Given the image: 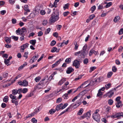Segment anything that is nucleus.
Masks as SVG:
<instances>
[{
    "instance_id": "obj_1",
    "label": "nucleus",
    "mask_w": 123,
    "mask_h": 123,
    "mask_svg": "<svg viewBox=\"0 0 123 123\" xmlns=\"http://www.w3.org/2000/svg\"><path fill=\"white\" fill-rule=\"evenodd\" d=\"M59 12L58 10L56 9L54 11L49 18L50 23H54L57 21L59 19Z\"/></svg>"
},
{
    "instance_id": "obj_2",
    "label": "nucleus",
    "mask_w": 123,
    "mask_h": 123,
    "mask_svg": "<svg viewBox=\"0 0 123 123\" xmlns=\"http://www.w3.org/2000/svg\"><path fill=\"white\" fill-rule=\"evenodd\" d=\"M99 111V110L97 109L93 114L92 116V117L93 119L98 122H99L100 119V115L98 114V112Z\"/></svg>"
},
{
    "instance_id": "obj_3",
    "label": "nucleus",
    "mask_w": 123,
    "mask_h": 123,
    "mask_svg": "<svg viewBox=\"0 0 123 123\" xmlns=\"http://www.w3.org/2000/svg\"><path fill=\"white\" fill-rule=\"evenodd\" d=\"M18 83L20 86H26L28 85V82L26 80H24L22 81H20L18 82Z\"/></svg>"
},
{
    "instance_id": "obj_4",
    "label": "nucleus",
    "mask_w": 123,
    "mask_h": 123,
    "mask_svg": "<svg viewBox=\"0 0 123 123\" xmlns=\"http://www.w3.org/2000/svg\"><path fill=\"white\" fill-rule=\"evenodd\" d=\"M73 65L76 68H79L80 67L79 61L77 60H75L73 62Z\"/></svg>"
},
{
    "instance_id": "obj_5",
    "label": "nucleus",
    "mask_w": 123,
    "mask_h": 123,
    "mask_svg": "<svg viewBox=\"0 0 123 123\" xmlns=\"http://www.w3.org/2000/svg\"><path fill=\"white\" fill-rule=\"evenodd\" d=\"M28 46L29 44L27 43L23 44L21 46V47L20 52H24L25 49L28 47Z\"/></svg>"
},
{
    "instance_id": "obj_6",
    "label": "nucleus",
    "mask_w": 123,
    "mask_h": 123,
    "mask_svg": "<svg viewBox=\"0 0 123 123\" xmlns=\"http://www.w3.org/2000/svg\"><path fill=\"white\" fill-rule=\"evenodd\" d=\"M40 7L39 6L36 7L33 10V13L35 15L38 14L40 11Z\"/></svg>"
},
{
    "instance_id": "obj_7",
    "label": "nucleus",
    "mask_w": 123,
    "mask_h": 123,
    "mask_svg": "<svg viewBox=\"0 0 123 123\" xmlns=\"http://www.w3.org/2000/svg\"><path fill=\"white\" fill-rule=\"evenodd\" d=\"M80 52L79 54L80 58H84V56H86L88 53L87 51H80Z\"/></svg>"
},
{
    "instance_id": "obj_8",
    "label": "nucleus",
    "mask_w": 123,
    "mask_h": 123,
    "mask_svg": "<svg viewBox=\"0 0 123 123\" xmlns=\"http://www.w3.org/2000/svg\"><path fill=\"white\" fill-rule=\"evenodd\" d=\"M66 80V78L64 77L62 78L58 83L57 84L61 86L62 84Z\"/></svg>"
},
{
    "instance_id": "obj_9",
    "label": "nucleus",
    "mask_w": 123,
    "mask_h": 123,
    "mask_svg": "<svg viewBox=\"0 0 123 123\" xmlns=\"http://www.w3.org/2000/svg\"><path fill=\"white\" fill-rule=\"evenodd\" d=\"M39 57V55L38 54H37L33 56L31 59L30 60V61L31 62V61H32V63L37 60Z\"/></svg>"
},
{
    "instance_id": "obj_10",
    "label": "nucleus",
    "mask_w": 123,
    "mask_h": 123,
    "mask_svg": "<svg viewBox=\"0 0 123 123\" xmlns=\"http://www.w3.org/2000/svg\"><path fill=\"white\" fill-rule=\"evenodd\" d=\"M33 15V13H31L29 16H28L26 17L27 18H26L25 17H23L21 19H23V21L25 22H26L27 21V19H29L31 18H32V17L31 16Z\"/></svg>"
},
{
    "instance_id": "obj_11",
    "label": "nucleus",
    "mask_w": 123,
    "mask_h": 123,
    "mask_svg": "<svg viewBox=\"0 0 123 123\" xmlns=\"http://www.w3.org/2000/svg\"><path fill=\"white\" fill-rule=\"evenodd\" d=\"M37 112L38 111L37 110H36L33 112L28 115L27 116H26V117L27 118L29 117H31L33 116H34L35 114H37Z\"/></svg>"
},
{
    "instance_id": "obj_12",
    "label": "nucleus",
    "mask_w": 123,
    "mask_h": 123,
    "mask_svg": "<svg viewBox=\"0 0 123 123\" xmlns=\"http://www.w3.org/2000/svg\"><path fill=\"white\" fill-rule=\"evenodd\" d=\"M74 71V69L72 67H70L68 68L66 71V73L67 74H69Z\"/></svg>"
},
{
    "instance_id": "obj_13",
    "label": "nucleus",
    "mask_w": 123,
    "mask_h": 123,
    "mask_svg": "<svg viewBox=\"0 0 123 123\" xmlns=\"http://www.w3.org/2000/svg\"><path fill=\"white\" fill-rule=\"evenodd\" d=\"M60 49H57V48L54 47L51 49V52L52 53H54L55 52H58L59 51Z\"/></svg>"
},
{
    "instance_id": "obj_14",
    "label": "nucleus",
    "mask_w": 123,
    "mask_h": 123,
    "mask_svg": "<svg viewBox=\"0 0 123 123\" xmlns=\"http://www.w3.org/2000/svg\"><path fill=\"white\" fill-rule=\"evenodd\" d=\"M123 114V113H118L112 116V117L113 118H116L117 117H121V115Z\"/></svg>"
},
{
    "instance_id": "obj_15",
    "label": "nucleus",
    "mask_w": 123,
    "mask_h": 123,
    "mask_svg": "<svg viewBox=\"0 0 123 123\" xmlns=\"http://www.w3.org/2000/svg\"><path fill=\"white\" fill-rule=\"evenodd\" d=\"M113 94L114 93L112 91H110L107 93L106 94V96H108V97L110 98H111Z\"/></svg>"
},
{
    "instance_id": "obj_16",
    "label": "nucleus",
    "mask_w": 123,
    "mask_h": 123,
    "mask_svg": "<svg viewBox=\"0 0 123 123\" xmlns=\"http://www.w3.org/2000/svg\"><path fill=\"white\" fill-rule=\"evenodd\" d=\"M24 9L25 11L27 12H30V10L29 9V6L27 5H25L24 7Z\"/></svg>"
},
{
    "instance_id": "obj_17",
    "label": "nucleus",
    "mask_w": 123,
    "mask_h": 123,
    "mask_svg": "<svg viewBox=\"0 0 123 123\" xmlns=\"http://www.w3.org/2000/svg\"><path fill=\"white\" fill-rule=\"evenodd\" d=\"M30 43L33 46H35L36 43V41L35 39L32 40L30 41Z\"/></svg>"
},
{
    "instance_id": "obj_18",
    "label": "nucleus",
    "mask_w": 123,
    "mask_h": 123,
    "mask_svg": "<svg viewBox=\"0 0 123 123\" xmlns=\"http://www.w3.org/2000/svg\"><path fill=\"white\" fill-rule=\"evenodd\" d=\"M63 105V104L61 103L59 105H57L56 107V110L58 111L61 109V106Z\"/></svg>"
},
{
    "instance_id": "obj_19",
    "label": "nucleus",
    "mask_w": 123,
    "mask_h": 123,
    "mask_svg": "<svg viewBox=\"0 0 123 123\" xmlns=\"http://www.w3.org/2000/svg\"><path fill=\"white\" fill-rule=\"evenodd\" d=\"M57 4L56 2H54L53 4L51 3L49 4V6L51 8H53V7H56L57 6Z\"/></svg>"
},
{
    "instance_id": "obj_20",
    "label": "nucleus",
    "mask_w": 123,
    "mask_h": 123,
    "mask_svg": "<svg viewBox=\"0 0 123 123\" xmlns=\"http://www.w3.org/2000/svg\"><path fill=\"white\" fill-rule=\"evenodd\" d=\"M103 77L102 76H101L97 78L96 80V82H100L102 81L103 80Z\"/></svg>"
},
{
    "instance_id": "obj_21",
    "label": "nucleus",
    "mask_w": 123,
    "mask_h": 123,
    "mask_svg": "<svg viewBox=\"0 0 123 123\" xmlns=\"http://www.w3.org/2000/svg\"><path fill=\"white\" fill-rule=\"evenodd\" d=\"M16 34L18 35H23V34L21 32V29L19 28L16 31Z\"/></svg>"
},
{
    "instance_id": "obj_22",
    "label": "nucleus",
    "mask_w": 123,
    "mask_h": 123,
    "mask_svg": "<svg viewBox=\"0 0 123 123\" xmlns=\"http://www.w3.org/2000/svg\"><path fill=\"white\" fill-rule=\"evenodd\" d=\"M86 90L83 91L81 92H80L78 95V96L79 97H80V96H82L84 95L86 93Z\"/></svg>"
},
{
    "instance_id": "obj_23",
    "label": "nucleus",
    "mask_w": 123,
    "mask_h": 123,
    "mask_svg": "<svg viewBox=\"0 0 123 123\" xmlns=\"http://www.w3.org/2000/svg\"><path fill=\"white\" fill-rule=\"evenodd\" d=\"M41 79V77L40 76H38L36 77L34 80L35 82H39Z\"/></svg>"
},
{
    "instance_id": "obj_24",
    "label": "nucleus",
    "mask_w": 123,
    "mask_h": 123,
    "mask_svg": "<svg viewBox=\"0 0 123 123\" xmlns=\"http://www.w3.org/2000/svg\"><path fill=\"white\" fill-rule=\"evenodd\" d=\"M43 86L39 83L36 86V89H40L42 88Z\"/></svg>"
},
{
    "instance_id": "obj_25",
    "label": "nucleus",
    "mask_w": 123,
    "mask_h": 123,
    "mask_svg": "<svg viewBox=\"0 0 123 123\" xmlns=\"http://www.w3.org/2000/svg\"><path fill=\"white\" fill-rule=\"evenodd\" d=\"M116 106L117 107L119 108L121 106H122V103L121 101L117 102L116 104Z\"/></svg>"
},
{
    "instance_id": "obj_26",
    "label": "nucleus",
    "mask_w": 123,
    "mask_h": 123,
    "mask_svg": "<svg viewBox=\"0 0 123 123\" xmlns=\"http://www.w3.org/2000/svg\"><path fill=\"white\" fill-rule=\"evenodd\" d=\"M120 17L119 16H117L115 17L114 19V21L115 22H117L120 19Z\"/></svg>"
},
{
    "instance_id": "obj_27",
    "label": "nucleus",
    "mask_w": 123,
    "mask_h": 123,
    "mask_svg": "<svg viewBox=\"0 0 123 123\" xmlns=\"http://www.w3.org/2000/svg\"><path fill=\"white\" fill-rule=\"evenodd\" d=\"M5 39L6 42L8 43H10L11 42V39L10 38L6 37Z\"/></svg>"
},
{
    "instance_id": "obj_28",
    "label": "nucleus",
    "mask_w": 123,
    "mask_h": 123,
    "mask_svg": "<svg viewBox=\"0 0 123 123\" xmlns=\"http://www.w3.org/2000/svg\"><path fill=\"white\" fill-rule=\"evenodd\" d=\"M84 110L82 109L81 108L79 111L77 113V114L79 115H81L83 113V112Z\"/></svg>"
},
{
    "instance_id": "obj_29",
    "label": "nucleus",
    "mask_w": 123,
    "mask_h": 123,
    "mask_svg": "<svg viewBox=\"0 0 123 123\" xmlns=\"http://www.w3.org/2000/svg\"><path fill=\"white\" fill-rule=\"evenodd\" d=\"M113 74V72L110 71L108 72L107 75V77L108 78H110Z\"/></svg>"
},
{
    "instance_id": "obj_30",
    "label": "nucleus",
    "mask_w": 123,
    "mask_h": 123,
    "mask_svg": "<svg viewBox=\"0 0 123 123\" xmlns=\"http://www.w3.org/2000/svg\"><path fill=\"white\" fill-rule=\"evenodd\" d=\"M27 64V62H25V64H24L21 66H20L19 68H18V70H21L22 68H23Z\"/></svg>"
},
{
    "instance_id": "obj_31",
    "label": "nucleus",
    "mask_w": 123,
    "mask_h": 123,
    "mask_svg": "<svg viewBox=\"0 0 123 123\" xmlns=\"http://www.w3.org/2000/svg\"><path fill=\"white\" fill-rule=\"evenodd\" d=\"M8 97L7 96H6L3 99V101L5 103L7 102L8 100Z\"/></svg>"
},
{
    "instance_id": "obj_32",
    "label": "nucleus",
    "mask_w": 123,
    "mask_h": 123,
    "mask_svg": "<svg viewBox=\"0 0 123 123\" xmlns=\"http://www.w3.org/2000/svg\"><path fill=\"white\" fill-rule=\"evenodd\" d=\"M111 85L110 83L106 84L105 85V88L107 89H108L111 87Z\"/></svg>"
},
{
    "instance_id": "obj_33",
    "label": "nucleus",
    "mask_w": 123,
    "mask_h": 123,
    "mask_svg": "<svg viewBox=\"0 0 123 123\" xmlns=\"http://www.w3.org/2000/svg\"><path fill=\"white\" fill-rule=\"evenodd\" d=\"M85 114V115L87 119L89 118L90 117L91 114L90 112H87L86 114Z\"/></svg>"
},
{
    "instance_id": "obj_34",
    "label": "nucleus",
    "mask_w": 123,
    "mask_h": 123,
    "mask_svg": "<svg viewBox=\"0 0 123 123\" xmlns=\"http://www.w3.org/2000/svg\"><path fill=\"white\" fill-rule=\"evenodd\" d=\"M96 68V67L95 66L92 67L90 68L89 72L90 73L92 71L95 69Z\"/></svg>"
},
{
    "instance_id": "obj_35",
    "label": "nucleus",
    "mask_w": 123,
    "mask_h": 123,
    "mask_svg": "<svg viewBox=\"0 0 123 123\" xmlns=\"http://www.w3.org/2000/svg\"><path fill=\"white\" fill-rule=\"evenodd\" d=\"M102 92L100 91V90H99L98 91V93L97 94V96L99 97L102 96Z\"/></svg>"
},
{
    "instance_id": "obj_36",
    "label": "nucleus",
    "mask_w": 123,
    "mask_h": 123,
    "mask_svg": "<svg viewBox=\"0 0 123 123\" xmlns=\"http://www.w3.org/2000/svg\"><path fill=\"white\" fill-rule=\"evenodd\" d=\"M56 111V110L54 109H52L50 110L49 111V113L51 114H53Z\"/></svg>"
},
{
    "instance_id": "obj_37",
    "label": "nucleus",
    "mask_w": 123,
    "mask_h": 123,
    "mask_svg": "<svg viewBox=\"0 0 123 123\" xmlns=\"http://www.w3.org/2000/svg\"><path fill=\"white\" fill-rule=\"evenodd\" d=\"M9 61L7 59H5L4 61V62L5 64H6L7 66L9 65L10 64H9Z\"/></svg>"
},
{
    "instance_id": "obj_38",
    "label": "nucleus",
    "mask_w": 123,
    "mask_h": 123,
    "mask_svg": "<svg viewBox=\"0 0 123 123\" xmlns=\"http://www.w3.org/2000/svg\"><path fill=\"white\" fill-rule=\"evenodd\" d=\"M12 94L14 95H15L18 93V91L17 89H14L12 91Z\"/></svg>"
},
{
    "instance_id": "obj_39",
    "label": "nucleus",
    "mask_w": 123,
    "mask_h": 123,
    "mask_svg": "<svg viewBox=\"0 0 123 123\" xmlns=\"http://www.w3.org/2000/svg\"><path fill=\"white\" fill-rule=\"evenodd\" d=\"M68 94L67 93H65L63 96V97L65 99H67L68 98Z\"/></svg>"
},
{
    "instance_id": "obj_40",
    "label": "nucleus",
    "mask_w": 123,
    "mask_h": 123,
    "mask_svg": "<svg viewBox=\"0 0 123 123\" xmlns=\"http://www.w3.org/2000/svg\"><path fill=\"white\" fill-rule=\"evenodd\" d=\"M12 102L13 103H14L15 104L17 105L18 104V102L16 100V99H15V100H11Z\"/></svg>"
},
{
    "instance_id": "obj_41",
    "label": "nucleus",
    "mask_w": 123,
    "mask_h": 123,
    "mask_svg": "<svg viewBox=\"0 0 123 123\" xmlns=\"http://www.w3.org/2000/svg\"><path fill=\"white\" fill-rule=\"evenodd\" d=\"M94 50L93 49H91L89 53V56H91L92 54L93 53Z\"/></svg>"
},
{
    "instance_id": "obj_42",
    "label": "nucleus",
    "mask_w": 123,
    "mask_h": 123,
    "mask_svg": "<svg viewBox=\"0 0 123 123\" xmlns=\"http://www.w3.org/2000/svg\"><path fill=\"white\" fill-rule=\"evenodd\" d=\"M48 23V21L47 20H43L42 22L43 25L44 26H45Z\"/></svg>"
},
{
    "instance_id": "obj_43",
    "label": "nucleus",
    "mask_w": 123,
    "mask_h": 123,
    "mask_svg": "<svg viewBox=\"0 0 123 123\" xmlns=\"http://www.w3.org/2000/svg\"><path fill=\"white\" fill-rule=\"evenodd\" d=\"M28 91V89L27 88H24L22 90V92L23 93H25L27 92Z\"/></svg>"
},
{
    "instance_id": "obj_44",
    "label": "nucleus",
    "mask_w": 123,
    "mask_h": 123,
    "mask_svg": "<svg viewBox=\"0 0 123 123\" xmlns=\"http://www.w3.org/2000/svg\"><path fill=\"white\" fill-rule=\"evenodd\" d=\"M111 109V108L109 106H107L105 110L107 113H108L110 110Z\"/></svg>"
},
{
    "instance_id": "obj_45",
    "label": "nucleus",
    "mask_w": 123,
    "mask_h": 123,
    "mask_svg": "<svg viewBox=\"0 0 123 123\" xmlns=\"http://www.w3.org/2000/svg\"><path fill=\"white\" fill-rule=\"evenodd\" d=\"M112 3L111 2H109L108 3H107L106 5H105V7L106 8H108L110 6L112 5Z\"/></svg>"
},
{
    "instance_id": "obj_46",
    "label": "nucleus",
    "mask_w": 123,
    "mask_h": 123,
    "mask_svg": "<svg viewBox=\"0 0 123 123\" xmlns=\"http://www.w3.org/2000/svg\"><path fill=\"white\" fill-rule=\"evenodd\" d=\"M26 28L24 27H23L21 29V32L22 34L23 33H24L25 32H26Z\"/></svg>"
},
{
    "instance_id": "obj_47",
    "label": "nucleus",
    "mask_w": 123,
    "mask_h": 123,
    "mask_svg": "<svg viewBox=\"0 0 123 123\" xmlns=\"http://www.w3.org/2000/svg\"><path fill=\"white\" fill-rule=\"evenodd\" d=\"M68 105V104L67 103H66L64 104L61 106V109H63L65 108Z\"/></svg>"
},
{
    "instance_id": "obj_48",
    "label": "nucleus",
    "mask_w": 123,
    "mask_h": 123,
    "mask_svg": "<svg viewBox=\"0 0 123 123\" xmlns=\"http://www.w3.org/2000/svg\"><path fill=\"white\" fill-rule=\"evenodd\" d=\"M71 59L70 58H67L65 61L67 63H69L71 62Z\"/></svg>"
},
{
    "instance_id": "obj_49",
    "label": "nucleus",
    "mask_w": 123,
    "mask_h": 123,
    "mask_svg": "<svg viewBox=\"0 0 123 123\" xmlns=\"http://www.w3.org/2000/svg\"><path fill=\"white\" fill-rule=\"evenodd\" d=\"M68 89V88H67V86L63 85L62 87V89H61V90L62 89V90H67Z\"/></svg>"
},
{
    "instance_id": "obj_50",
    "label": "nucleus",
    "mask_w": 123,
    "mask_h": 123,
    "mask_svg": "<svg viewBox=\"0 0 123 123\" xmlns=\"http://www.w3.org/2000/svg\"><path fill=\"white\" fill-rule=\"evenodd\" d=\"M96 8V7L95 6H92L91 8L92 12L93 13Z\"/></svg>"
},
{
    "instance_id": "obj_51",
    "label": "nucleus",
    "mask_w": 123,
    "mask_h": 123,
    "mask_svg": "<svg viewBox=\"0 0 123 123\" xmlns=\"http://www.w3.org/2000/svg\"><path fill=\"white\" fill-rule=\"evenodd\" d=\"M74 45H75L74 47L75 49V50H77L79 46V45L77 44V42H75L74 43Z\"/></svg>"
},
{
    "instance_id": "obj_52",
    "label": "nucleus",
    "mask_w": 123,
    "mask_h": 123,
    "mask_svg": "<svg viewBox=\"0 0 123 123\" xmlns=\"http://www.w3.org/2000/svg\"><path fill=\"white\" fill-rule=\"evenodd\" d=\"M50 29L49 28H48L45 32V34H47L49 33L50 31Z\"/></svg>"
},
{
    "instance_id": "obj_53",
    "label": "nucleus",
    "mask_w": 123,
    "mask_h": 123,
    "mask_svg": "<svg viewBox=\"0 0 123 123\" xmlns=\"http://www.w3.org/2000/svg\"><path fill=\"white\" fill-rule=\"evenodd\" d=\"M88 82V81H86L84 83H83V84H82V86H83V85L85 86L84 87H86L87 86H88L89 85V84L87 85H86V84H87Z\"/></svg>"
},
{
    "instance_id": "obj_54",
    "label": "nucleus",
    "mask_w": 123,
    "mask_h": 123,
    "mask_svg": "<svg viewBox=\"0 0 123 123\" xmlns=\"http://www.w3.org/2000/svg\"><path fill=\"white\" fill-rule=\"evenodd\" d=\"M56 42L55 40H53L51 41L50 45L52 46H53L56 44Z\"/></svg>"
},
{
    "instance_id": "obj_55",
    "label": "nucleus",
    "mask_w": 123,
    "mask_h": 123,
    "mask_svg": "<svg viewBox=\"0 0 123 123\" xmlns=\"http://www.w3.org/2000/svg\"><path fill=\"white\" fill-rule=\"evenodd\" d=\"M28 52H25L23 56L26 58V59L28 58Z\"/></svg>"
},
{
    "instance_id": "obj_56",
    "label": "nucleus",
    "mask_w": 123,
    "mask_h": 123,
    "mask_svg": "<svg viewBox=\"0 0 123 123\" xmlns=\"http://www.w3.org/2000/svg\"><path fill=\"white\" fill-rule=\"evenodd\" d=\"M108 103L109 105H111L113 103V101L111 99H109L108 100Z\"/></svg>"
},
{
    "instance_id": "obj_57",
    "label": "nucleus",
    "mask_w": 123,
    "mask_h": 123,
    "mask_svg": "<svg viewBox=\"0 0 123 123\" xmlns=\"http://www.w3.org/2000/svg\"><path fill=\"white\" fill-rule=\"evenodd\" d=\"M63 60V59H59L55 63L58 65Z\"/></svg>"
},
{
    "instance_id": "obj_58",
    "label": "nucleus",
    "mask_w": 123,
    "mask_h": 123,
    "mask_svg": "<svg viewBox=\"0 0 123 123\" xmlns=\"http://www.w3.org/2000/svg\"><path fill=\"white\" fill-rule=\"evenodd\" d=\"M88 59L86 58L83 60V63L85 64H86L88 62Z\"/></svg>"
},
{
    "instance_id": "obj_59",
    "label": "nucleus",
    "mask_w": 123,
    "mask_h": 123,
    "mask_svg": "<svg viewBox=\"0 0 123 123\" xmlns=\"http://www.w3.org/2000/svg\"><path fill=\"white\" fill-rule=\"evenodd\" d=\"M10 98L13 100L16 99V96L12 95V94H10Z\"/></svg>"
},
{
    "instance_id": "obj_60",
    "label": "nucleus",
    "mask_w": 123,
    "mask_h": 123,
    "mask_svg": "<svg viewBox=\"0 0 123 123\" xmlns=\"http://www.w3.org/2000/svg\"><path fill=\"white\" fill-rule=\"evenodd\" d=\"M80 102H76L75 104L73 106L74 107L77 106L76 107H75V108H76L78 106L80 105Z\"/></svg>"
},
{
    "instance_id": "obj_61",
    "label": "nucleus",
    "mask_w": 123,
    "mask_h": 123,
    "mask_svg": "<svg viewBox=\"0 0 123 123\" xmlns=\"http://www.w3.org/2000/svg\"><path fill=\"white\" fill-rule=\"evenodd\" d=\"M69 12L68 11L65 12L63 13V15L64 17L66 16L69 14Z\"/></svg>"
},
{
    "instance_id": "obj_62",
    "label": "nucleus",
    "mask_w": 123,
    "mask_h": 123,
    "mask_svg": "<svg viewBox=\"0 0 123 123\" xmlns=\"http://www.w3.org/2000/svg\"><path fill=\"white\" fill-rule=\"evenodd\" d=\"M31 122L34 123H36L37 122V120L35 118H33L31 119Z\"/></svg>"
},
{
    "instance_id": "obj_63",
    "label": "nucleus",
    "mask_w": 123,
    "mask_h": 123,
    "mask_svg": "<svg viewBox=\"0 0 123 123\" xmlns=\"http://www.w3.org/2000/svg\"><path fill=\"white\" fill-rule=\"evenodd\" d=\"M43 32L42 31H40L38 33V37H41L43 35Z\"/></svg>"
},
{
    "instance_id": "obj_64",
    "label": "nucleus",
    "mask_w": 123,
    "mask_h": 123,
    "mask_svg": "<svg viewBox=\"0 0 123 123\" xmlns=\"http://www.w3.org/2000/svg\"><path fill=\"white\" fill-rule=\"evenodd\" d=\"M123 33V28L119 30V34L120 35H121Z\"/></svg>"
}]
</instances>
